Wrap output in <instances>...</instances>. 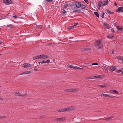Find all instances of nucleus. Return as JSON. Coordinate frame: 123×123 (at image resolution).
Segmentation results:
<instances>
[{"label":"nucleus","mask_w":123,"mask_h":123,"mask_svg":"<svg viewBox=\"0 0 123 123\" xmlns=\"http://www.w3.org/2000/svg\"><path fill=\"white\" fill-rule=\"evenodd\" d=\"M76 69H81L82 68H81L77 67V66L76 67Z\"/></svg>","instance_id":"obj_39"},{"label":"nucleus","mask_w":123,"mask_h":123,"mask_svg":"<svg viewBox=\"0 0 123 123\" xmlns=\"http://www.w3.org/2000/svg\"><path fill=\"white\" fill-rule=\"evenodd\" d=\"M36 27H40V26L38 25H37L36 26Z\"/></svg>","instance_id":"obj_50"},{"label":"nucleus","mask_w":123,"mask_h":123,"mask_svg":"<svg viewBox=\"0 0 123 123\" xmlns=\"http://www.w3.org/2000/svg\"><path fill=\"white\" fill-rule=\"evenodd\" d=\"M121 71L122 72H123V68H122L121 69Z\"/></svg>","instance_id":"obj_52"},{"label":"nucleus","mask_w":123,"mask_h":123,"mask_svg":"<svg viewBox=\"0 0 123 123\" xmlns=\"http://www.w3.org/2000/svg\"><path fill=\"white\" fill-rule=\"evenodd\" d=\"M98 6L99 8L101 7L103 5V3L102 1H100L98 2Z\"/></svg>","instance_id":"obj_13"},{"label":"nucleus","mask_w":123,"mask_h":123,"mask_svg":"<svg viewBox=\"0 0 123 123\" xmlns=\"http://www.w3.org/2000/svg\"><path fill=\"white\" fill-rule=\"evenodd\" d=\"M74 26H73V25L71 26H70L69 27L68 29L69 30L71 29H72Z\"/></svg>","instance_id":"obj_32"},{"label":"nucleus","mask_w":123,"mask_h":123,"mask_svg":"<svg viewBox=\"0 0 123 123\" xmlns=\"http://www.w3.org/2000/svg\"><path fill=\"white\" fill-rule=\"evenodd\" d=\"M93 65H98V64L97 63H93L92 64Z\"/></svg>","instance_id":"obj_35"},{"label":"nucleus","mask_w":123,"mask_h":123,"mask_svg":"<svg viewBox=\"0 0 123 123\" xmlns=\"http://www.w3.org/2000/svg\"><path fill=\"white\" fill-rule=\"evenodd\" d=\"M13 17L14 18H16L17 17V16H13Z\"/></svg>","instance_id":"obj_55"},{"label":"nucleus","mask_w":123,"mask_h":123,"mask_svg":"<svg viewBox=\"0 0 123 123\" xmlns=\"http://www.w3.org/2000/svg\"><path fill=\"white\" fill-rule=\"evenodd\" d=\"M34 70L35 71H37V70L36 69V68H34Z\"/></svg>","instance_id":"obj_53"},{"label":"nucleus","mask_w":123,"mask_h":123,"mask_svg":"<svg viewBox=\"0 0 123 123\" xmlns=\"http://www.w3.org/2000/svg\"><path fill=\"white\" fill-rule=\"evenodd\" d=\"M111 31L113 32H114V30L113 29H111Z\"/></svg>","instance_id":"obj_49"},{"label":"nucleus","mask_w":123,"mask_h":123,"mask_svg":"<svg viewBox=\"0 0 123 123\" xmlns=\"http://www.w3.org/2000/svg\"><path fill=\"white\" fill-rule=\"evenodd\" d=\"M122 73L123 74V72H122Z\"/></svg>","instance_id":"obj_64"},{"label":"nucleus","mask_w":123,"mask_h":123,"mask_svg":"<svg viewBox=\"0 0 123 123\" xmlns=\"http://www.w3.org/2000/svg\"><path fill=\"white\" fill-rule=\"evenodd\" d=\"M108 3V2L107 1L105 2L103 4V6H104L105 5H107Z\"/></svg>","instance_id":"obj_29"},{"label":"nucleus","mask_w":123,"mask_h":123,"mask_svg":"<svg viewBox=\"0 0 123 123\" xmlns=\"http://www.w3.org/2000/svg\"><path fill=\"white\" fill-rule=\"evenodd\" d=\"M106 65L105 64H103L102 66V69L105 71L107 72L108 71L107 68L106 67Z\"/></svg>","instance_id":"obj_6"},{"label":"nucleus","mask_w":123,"mask_h":123,"mask_svg":"<svg viewBox=\"0 0 123 123\" xmlns=\"http://www.w3.org/2000/svg\"><path fill=\"white\" fill-rule=\"evenodd\" d=\"M101 95L103 96H104L106 97L108 95L105 94H101Z\"/></svg>","instance_id":"obj_34"},{"label":"nucleus","mask_w":123,"mask_h":123,"mask_svg":"<svg viewBox=\"0 0 123 123\" xmlns=\"http://www.w3.org/2000/svg\"><path fill=\"white\" fill-rule=\"evenodd\" d=\"M123 8L122 7H120L118 8L116 10V11L118 12H120L123 11Z\"/></svg>","instance_id":"obj_10"},{"label":"nucleus","mask_w":123,"mask_h":123,"mask_svg":"<svg viewBox=\"0 0 123 123\" xmlns=\"http://www.w3.org/2000/svg\"><path fill=\"white\" fill-rule=\"evenodd\" d=\"M114 117L113 116H111L110 117H108L107 118H106L104 119V120H106L107 121H109L111 119H112V118H114Z\"/></svg>","instance_id":"obj_15"},{"label":"nucleus","mask_w":123,"mask_h":123,"mask_svg":"<svg viewBox=\"0 0 123 123\" xmlns=\"http://www.w3.org/2000/svg\"><path fill=\"white\" fill-rule=\"evenodd\" d=\"M105 14V13H103L102 15H104Z\"/></svg>","instance_id":"obj_60"},{"label":"nucleus","mask_w":123,"mask_h":123,"mask_svg":"<svg viewBox=\"0 0 123 123\" xmlns=\"http://www.w3.org/2000/svg\"><path fill=\"white\" fill-rule=\"evenodd\" d=\"M76 66H73L72 68L73 69H76Z\"/></svg>","instance_id":"obj_48"},{"label":"nucleus","mask_w":123,"mask_h":123,"mask_svg":"<svg viewBox=\"0 0 123 123\" xmlns=\"http://www.w3.org/2000/svg\"><path fill=\"white\" fill-rule=\"evenodd\" d=\"M57 111L59 112H64L65 111L64 108L60 110H58Z\"/></svg>","instance_id":"obj_20"},{"label":"nucleus","mask_w":123,"mask_h":123,"mask_svg":"<svg viewBox=\"0 0 123 123\" xmlns=\"http://www.w3.org/2000/svg\"><path fill=\"white\" fill-rule=\"evenodd\" d=\"M31 72L30 71H27L23 72L21 73L20 75H22L25 74H27L30 73Z\"/></svg>","instance_id":"obj_11"},{"label":"nucleus","mask_w":123,"mask_h":123,"mask_svg":"<svg viewBox=\"0 0 123 123\" xmlns=\"http://www.w3.org/2000/svg\"><path fill=\"white\" fill-rule=\"evenodd\" d=\"M115 6H116V5H117V4H116V3H115Z\"/></svg>","instance_id":"obj_61"},{"label":"nucleus","mask_w":123,"mask_h":123,"mask_svg":"<svg viewBox=\"0 0 123 123\" xmlns=\"http://www.w3.org/2000/svg\"><path fill=\"white\" fill-rule=\"evenodd\" d=\"M23 92L22 91L21 92V93H20L18 92H16L13 93V94L16 96H21L22 97L24 96L25 95H27V94L24 93V91H23Z\"/></svg>","instance_id":"obj_1"},{"label":"nucleus","mask_w":123,"mask_h":123,"mask_svg":"<svg viewBox=\"0 0 123 123\" xmlns=\"http://www.w3.org/2000/svg\"><path fill=\"white\" fill-rule=\"evenodd\" d=\"M1 119H2V118H5L6 117V116H1Z\"/></svg>","instance_id":"obj_40"},{"label":"nucleus","mask_w":123,"mask_h":123,"mask_svg":"<svg viewBox=\"0 0 123 123\" xmlns=\"http://www.w3.org/2000/svg\"><path fill=\"white\" fill-rule=\"evenodd\" d=\"M105 11L107 14H110L111 13V11L108 9L106 10Z\"/></svg>","instance_id":"obj_18"},{"label":"nucleus","mask_w":123,"mask_h":123,"mask_svg":"<svg viewBox=\"0 0 123 123\" xmlns=\"http://www.w3.org/2000/svg\"><path fill=\"white\" fill-rule=\"evenodd\" d=\"M66 119L65 117H62L59 118L60 121H62L65 120Z\"/></svg>","instance_id":"obj_22"},{"label":"nucleus","mask_w":123,"mask_h":123,"mask_svg":"<svg viewBox=\"0 0 123 123\" xmlns=\"http://www.w3.org/2000/svg\"><path fill=\"white\" fill-rule=\"evenodd\" d=\"M113 91L115 93H116V94H117L118 93V92L117 91L115 90H113Z\"/></svg>","instance_id":"obj_33"},{"label":"nucleus","mask_w":123,"mask_h":123,"mask_svg":"<svg viewBox=\"0 0 123 123\" xmlns=\"http://www.w3.org/2000/svg\"><path fill=\"white\" fill-rule=\"evenodd\" d=\"M1 41H0V44H1Z\"/></svg>","instance_id":"obj_63"},{"label":"nucleus","mask_w":123,"mask_h":123,"mask_svg":"<svg viewBox=\"0 0 123 123\" xmlns=\"http://www.w3.org/2000/svg\"><path fill=\"white\" fill-rule=\"evenodd\" d=\"M94 13L96 16L97 17H99V15L98 13L94 12Z\"/></svg>","instance_id":"obj_21"},{"label":"nucleus","mask_w":123,"mask_h":123,"mask_svg":"<svg viewBox=\"0 0 123 123\" xmlns=\"http://www.w3.org/2000/svg\"><path fill=\"white\" fill-rule=\"evenodd\" d=\"M104 15H102V18H104Z\"/></svg>","instance_id":"obj_51"},{"label":"nucleus","mask_w":123,"mask_h":123,"mask_svg":"<svg viewBox=\"0 0 123 123\" xmlns=\"http://www.w3.org/2000/svg\"><path fill=\"white\" fill-rule=\"evenodd\" d=\"M76 10H74L72 12H76Z\"/></svg>","instance_id":"obj_57"},{"label":"nucleus","mask_w":123,"mask_h":123,"mask_svg":"<svg viewBox=\"0 0 123 123\" xmlns=\"http://www.w3.org/2000/svg\"><path fill=\"white\" fill-rule=\"evenodd\" d=\"M23 65L24 66L23 67L25 68L30 67L31 66V65L30 64L27 63H24Z\"/></svg>","instance_id":"obj_12"},{"label":"nucleus","mask_w":123,"mask_h":123,"mask_svg":"<svg viewBox=\"0 0 123 123\" xmlns=\"http://www.w3.org/2000/svg\"><path fill=\"white\" fill-rule=\"evenodd\" d=\"M81 3L79 2H76L75 3V5L76 7L78 8H80L81 7Z\"/></svg>","instance_id":"obj_7"},{"label":"nucleus","mask_w":123,"mask_h":123,"mask_svg":"<svg viewBox=\"0 0 123 123\" xmlns=\"http://www.w3.org/2000/svg\"><path fill=\"white\" fill-rule=\"evenodd\" d=\"M98 86L102 88H104L105 87V86L104 85H98Z\"/></svg>","instance_id":"obj_23"},{"label":"nucleus","mask_w":123,"mask_h":123,"mask_svg":"<svg viewBox=\"0 0 123 123\" xmlns=\"http://www.w3.org/2000/svg\"><path fill=\"white\" fill-rule=\"evenodd\" d=\"M107 97H111L112 98H114L115 97V96L112 95L110 94L108 95Z\"/></svg>","instance_id":"obj_27"},{"label":"nucleus","mask_w":123,"mask_h":123,"mask_svg":"<svg viewBox=\"0 0 123 123\" xmlns=\"http://www.w3.org/2000/svg\"><path fill=\"white\" fill-rule=\"evenodd\" d=\"M73 66L71 65H69V67L70 68H72L73 67Z\"/></svg>","instance_id":"obj_46"},{"label":"nucleus","mask_w":123,"mask_h":123,"mask_svg":"<svg viewBox=\"0 0 123 123\" xmlns=\"http://www.w3.org/2000/svg\"><path fill=\"white\" fill-rule=\"evenodd\" d=\"M116 27L118 29L120 30H121L122 29V27H120L119 26H116Z\"/></svg>","instance_id":"obj_24"},{"label":"nucleus","mask_w":123,"mask_h":123,"mask_svg":"<svg viewBox=\"0 0 123 123\" xmlns=\"http://www.w3.org/2000/svg\"><path fill=\"white\" fill-rule=\"evenodd\" d=\"M45 117V116L44 115H42L40 116V118H44Z\"/></svg>","instance_id":"obj_42"},{"label":"nucleus","mask_w":123,"mask_h":123,"mask_svg":"<svg viewBox=\"0 0 123 123\" xmlns=\"http://www.w3.org/2000/svg\"><path fill=\"white\" fill-rule=\"evenodd\" d=\"M101 77L100 75H95L94 76V77Z\"/></svg>","instance_id":"obj_41"},{"label":"nucleus","mask_w":123,"mask_h":123,"mask_svg":"<svg viewBox=\"0 0 123 123\" xmlns=\"http://www.w3.org/2000/svg\"><path fill=\"white\" fill-rule=\"evenodd\" d=\"M76 12H78L79 13H80L81 12L79 10H76Z\"/></svg>","instance_id":"obj_38"},{"label":"nucleus","mask_w":123,"mask_h":123,"mask_svg":"<svg viewBox=\"0 0 123 123\" xmlns=\"http://www.w3.org/2000/svg\"><path fill=\"white\" fill-rule=\"evenodd\" d=\"M53 0H46V1H47L48 2H51Z\"/></svg>","instance_id":"obj_47"},{"label":"nucleus","mask_w":123,"mask_h":123,"mask_svg":"<svg viewBox=\"0 0 123 123\" xmlns=\"http://www.w3.org/2000/svg\"><path fill=\"white\" fill-rule=\"evenodd\" d=\"M104 25L106 26H107V24L106 23H104Z\"/></svg>","instance_id":"obj_45"},{"label":"nucleus","mask_w":123,"mask_h":123,"mask_svg":"<svg viewBox=\"0 0 123 123\" xmlns=\"http://www.w3.org/2000/svg\"><path fill=\"white\" fill-rule=\"evenodd\" d=\"M112 53L113 54H114V50H113V51H112Z\"/></svg>","instance_id":"obj_56"},{"label":"nucleus","mask_w":123,"mask_h":123,"mask_svg":"<svg viewBox=\"0 0 123 123\" xmlns=\"http://www.w3.org/2000/svg\"><path fill=\"white\" fill-rule=\"evenodd\" d=\"M116 69V68L115 66H112L110 68L109 71L111 72H112Z\"/></svg>","instance_id":"obj_9"},{"label":"nucleus","mask_w":123,"mask_h":123,"mask_svg":"<svg viewBox=\"0 0 123 123\" xmlns=\"http://www.w3.org/2000/svg\"><path fill=\"white\" fill-rule=\"evenodd\" d=\"M50 62V60H47L46 61V62L49 63Z\"/></svg>","instance_id":"obj_44"},{"label":"nucleus","mask_w":123,"mask_h":123,"mask_svg":"<svg viewBox=\"0 0 123 123\" xmlns=\"http://www.w3.org/2000/svg\"><path fill=\"white\" fill-rule=\"evenodd\" d=\"M3 100L2 98L0 97V100Z\"/></svg>","instance_id":"obj_58"},{"label":"nucleus","mask_w":123,"mask_h":123,"mask_svg":"<svg viewBox=\"0 0 123 123\" xmlns=\"http://www.w3.org/2000/svg\"><path fill=\"white\" fill-rule=\"evenodd\" d=\"M64 90L66 92H77V91H76L75 89H74L73 88L68 89H67L66 90Z\"/></svg>","instance_id":"obj_5"},{"label":"nucleus","mask_w":123,"mask_h":123,"mask_svg":"<svg viewBox=\"0 0 123 123\" xmlns=\"http://www.w3.org/2000/svg\"><path fill=\"white\" fill-rule=\"evenodd\" d=\"M48 58L47 55H41V59H46Z\"/></svg>","instance_id":"obj_19"},{"label":"nucleus","mask_w":123,"mask_h":123,"mask_svg":"<svg viewBox=\"0 0 123 123\" xmlns=\"http://www.w3.org/2000/svg\"><path fill=\"white\" fill-rule=\"evenodd\" d=\"M78 24V23H75L74 24V25H73V26H75L76 25H77V24Z\"/></svg>","instance_id":"obj_43"},{"label":"nucleus","mask_w":123,"mask_h":123,"mask_svg":"<svg viewBox=\"0 0 123 123\" xmlns=\"http://www.w3.org/2000/svg\"><path fill=\"white\" fill-rule=\"evenodd\" d=\"M84 1L87 4H88L89 2L88 0H84Z\"/></svg>","instance_id":"obj_37"},{"label":"nucleus","mask_w":123,"mask_h":123,"mask_svg":"<svg viewBox=\"0 0 123 123\" xmlns=\"http://www.w3.org/2000/svg\"><path fill=\"white\" fill-rule=\"evenodd\" d=\"M1 119V116H0V119Z\"/></svg>","instance_id":"obj_62"},{"label":"nucleus","mask_w":123,"mask_h":123,"mask_svg":"<svg viewBox=\"0 0 123 123\" xmlns=\"http://www.w3.org/2000/svg\"><path fill=\"white\" fill-rule=\"evenodd\" d=\"M91 63H88V65L89 66H91Z\"/></svg>","instance_id":"obj_54"},{"label":"nucleus","mask_w":123,"mask_h":123,"mask_svg":"<svg viewBox=\"0 0 123 123\" xmlns=\"http://www.w3.org/2000/svg\"><path fill=\"white\" fill-rule=\"evenodd\" d=\"M90 49L89 48H84L82 49V50L83 51H89Z\"/></svg>","instance_id":"obj_16"},{"label":"nucleus","mask_w":123,"mask_h":123,"mask_svg":"<svg viewBox=\"0 0 123 123\" xmlns=\"http://www.w3.org/2000/svg\"><path fill=\"white\" fill-rule=\"evenodd\" d=\"M40 63H46V61L45 60H44L42 61V62H39Z\"/></svg>","instance_id":"obj_31"},{"label":"nucleus","mask_w":123,"mask_h":123,"mask_svg":"<svg viewBox=\"0 0 123 123\" xmlns=\"http://www.w3.org/2000/svg\"><path fill=\"white\" fill-rule=\"evenodd\" d=\"M68 6V4H67L65 5L64 6V7H63L64 9H65Z\"/></svg>","instance_id":"obj_30"},{"label":"nucleus","mask_w":123,"mask_h":123,"mask_svg":"<svg viewBox=\"0 0 123 123\" xmlns=\"http://www.w3.org/2000/svg\"><path fill=\"white\" fill-rule=\"evenodd\" d=\"M113 36H111L110 35H108L107 36V37L111 39L112 38H113Z\"/></svg>","instance_id":"obj_28"},{"label":"nucleus","mask_w":123,"mask_h":123,"mask_svg":"<svg viewBox=\"0 0 123 123\" xmlns=\"http://www.w3.org/2000/svg\"><path fill=\"white\" fill-rule=\"evenodd\" d=\"M81 7L82 9H85V8L86 7V6L85 5H83L81 4Z\"/></svg>","instance_id":"obj_26"},{"label":"nucleus","mask_w":123,"mask_h":123,"mask_svg":"<svg viewBox=\"0 0 123 123\" xmlns=\"http://www.w3.org/2000/svg\"><path fill=\"white\" fill-rule=\"evenodd\" d=\"M66 13V11L63 9L62 10V14L63 15H65Z\"/></svg>","instance_id":"obj_17"},{"label":"nucleus","mask_w":123,"mask_h":123,"mask_svg":"<svg viewBox=\"0 0 123 123\" xmlns=\"http://www.w3.org/2000/svg\"><path fill=\"white\" fill-rule=\"evenodd\" d=\"M4 3L6 4H9L12 3V1L11 0H3Z\"/></svg>","instance_id":"obj_3"},{"label":"nucleus","mask_w":123,"mask_h":123,"mask_svg":"<svg viewBox=\"0 0 123 123\" xmlns=\"http://www.w3.org/2000/svg\"><path fill=\"white\" fill-rule=\"evenodd\" d=\"M54 120L55 121H60L59 118H56L54 119Z\"/></svg>","instance_id":"obj_36"},{"label":"nucleus","mask_w":123,"mask_h":123,"mask_svg":"<svg viewBox=\"0 0 123 123\" xmlns=\"http://www.w3.org/2000/svg\"><path fill=\"white\" fill-rule=\"evenodd\" d=\"M34 60L38 59H41V55H37L33 57Z\"/></svg>","instance_id":"obj_8"},{"label":"nucleus","mask_w":123,"mask_h":123,"mask_svg":"<svg viewBox=\"0 0 123 123\" xmlns=\"http://www.w3.org/2000/svg\"><path fill=\"white\" fill-rule=\"evenodd\" d=\"M99 78V79L102 78V77H85V79L86 80H89L91 79H96V78Z\"/></svg>","instance_id":"obj_14"},{"label":"nucleus","mask_w":123,"mask_h":123,"mask_svg":"<svg viewBox=\"0 0 123 123\" xmlns=\"http://www.w3.org/2000/svg\"><path fill=\"white\" fill-rule=\"evenodd\" d=\"M95 45L97 46H99V49H100L103 46V45L100 40H97L95 43Z\"/></svg>","instance_id":"obj_2"},{"label":"nucleus","mask_w":123,"mask_h":123,"mask_svg":"<svg viewBox=\"0 0 123 123\" xmlns=\"http://www.w3.org/2000/svg\"><path fill=\"white\" fill-rule=\"evenodd\" d=\"M38 28L39 29H41V27L40 26V27H38Z\"/></svg>","instance_id":"obj_59"},{"label":"nucleus","mask_w":123,"mask_h":123,"mask_svg":"<svg viewBox=\"0 0 123 123\" xmlns=\"http://www.w3.org/2000/svg\"><path fill=\"white\" fill-rule=\"evenodd\" d=\"M64 108L65 110V111H69L73 110L74 109V106H72Z\"/></svg>","instance_id":"obj_4"},{"label":"nucleus","mask_w":123,"mask_h":123,"mask_svg":"<svg viewBox=\"0 0 123 123\" xmlns=\"http://www.w3.org/2000/svg\"><path fill=\"white\" fill-rule=\"evenodd\" d=\"M116 58L118 59L119 60H121L122 61H123V59L121 56H119L117 57Z\"/></svg>","instance_id":"obj_25"}]
</instances>
